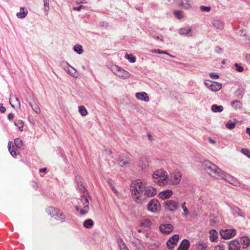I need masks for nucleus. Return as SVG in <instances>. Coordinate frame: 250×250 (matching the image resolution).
<instances>
[{
    "mask_svg": "<svg viewBox=\"0 0 250 250\" xmlns=\"http://www.w3.org/2000/svg\"><path fill=\"white\" fill-rule=\"evenodd\" d=\"M59 209L58 208H56L52 207H50L47 209L48 213L52 217L55 218L56 216H57V214L59 211Z\"/></svg>",
    "mask_w": 250,
    "mask_h": 250,
    "instance_id": "b1692460",
    "label": "nucleus"
},
{
    "mask_svg": "<svg viewBox=\"0 0 250 250\" xmlns=\"http://www.w3.org/2000/svg\"><path fill=\"white\" fill-rule=\"evenodd\" d=\"M74 50L79 54H81L83 53V47L81 45L77 44L74 46Z\"/></svg>",
    "mask_w": 250,
    "mask_h": 250,
    "instance_id": "58836bf2",
    "label": "nucleus"
},
{
    "mask_svg": "<svg viewBox=\"0 0 250 250\" xmlns=\"http://www.w3.org/2000/svg\"><path fill=\"white\" fill-rule=\"evenodd\" d=\"M209 75L210 77L212 79H216L219 78V77L218 74L214 73L212 72L210 73Z\"/></svg>",
    "mask_w": 250,
    "mask_h": 250,
    "instance_id": "603ef678",
    "label": "nucleus"
},
{
    "mask_svg": "<svg viewBox=\"0 0 250 250\" xmlns=\"http://www.w3.org/2000/svg\"><path fill=\"white\" fill-rule=\"evenodd\" d=\"M83 225L85 228L90 229L94 225V222L92 219H88L83 222Z\"/></svg>",
    "mask_w": 250,
    "mask_h": 250,
    "instance_id": "72a5a7b5",
    "label": "nucleus"
},
{
    "mask_svg": "<svg viewBox=\"0 0 250 250\" xmlns=\"http://www.w3.org/2000/svg\"><path fill=\"white\" fill-rule=\"evenodd\" d=\"M179 235L174 234L168 240L167 243V245L169 249L172 250L177 244V243L179 240Z\"/></svg>",
    "mask_w": 250,
    "mask_h": 250,
    "instance_id": "ddd939ff",
    "label": "nucleus"
},
{
    "mask_svg": "<svg viewBox=\"0 0 250 250\" xmlns=\"http://www.w3.org/2000/svg\"><path fill=\"white\" fill-rule=\"evenodd\" d=\"M234 66L236 68V71L239 72H242L244 71V68L237 63L234 64Z\"/></svg>",
    "mask_w": 250,
    "mask_h": 250,
    "instance_id": "de8ad7c7",
    "label": "nucleus"
},
{
    "mask_svg": "<svg viewBox=\"0 0 250 250\" xmlns=\"http://www.w3.org/2000/svg\"><path fill=\"white\" fill-rule=\"evenodd\" d=\"M160 229L163 233L168 234L173 230V227L170 224H163L160 225Z\"/></svg>",
    "mask_w": 250,
    "mask_h": 250,
    "instance_id": "dca6fc26",
    "label": "nucleus"
},
{
    "mask_svg": "<svg viewBox=\"0 0 250 250\" xmlns=\"http://www.w3.org/2000/svg\"><path fill=\"white\" fill-rule=\"evenodd\" d=\"M32 109L37 114H40L41 113V109L37 104L34 106Z\"/></svg>",
    "mask_w": 250,
    "mask_h": 250,
    "instance_id": "09e8293b",
    "label": "nucleus"
},
{
    "mask_svg": "<svg viewBox=\"0 0 250 250\" xmlns=\"http://www.w3.org/2000/svg\"><path fill=\"white\" fill-rule=\"evenodd\" d=\"M186 203L185 202H184L182 204V208L184 210V216H187L188 214L189 213V211L188 210V209L186 207Z\"/></svg>",
    "mask_w": 250,
    "mask_h": 250,
    "instance_id": "a18cd8bd",
    "label": "nucleus"
},
{
    "mask_svg": "<svg viewBox=\"0 0 250 250\" xmlns=\"http://www.w3.org/2000/svg\"><path fill=\"white\" fill-rule=\"evenodd\" d=\"M78 186H80L81 187L80 188V189L82 190V189H84V186L83 185V183H82L81 182H80V183H78Z\"/></svg>",
    "mask_w": 250,
    "mask_h": 250,
    "instance_id": "69168bd1",
    "label": "nucleus"
},
{
    "mask_svg": "<svg viewBox=\"0 0 250 250\" xmlns=\"http://www.w3.org/2000/svg\"><path fill=\"white\" fill-rule=\"evenodd\" d=\"M131 243L134 250H146L145 247L139 239L134 238Z\"/></svg>",
    "mask_w": 250,
    "mask_h": 250,
    "instance_id": "4468645a",
    "label": "nucleus"
},
{
    "mask_svg": "<svg viewBox=\"0 0 250 250\" xmlns=\"http://www.w3.org/2000/svg\"><path fill=\"white\" fill-rule=\"evenodd\" d=\"M0 111L1 113H4L6 111V108L3 106L2 104H0Z\"/></svg>",
    "mask_w": 250,
    "mask_h": 250,
    "instance_id": "4d7b16f0",
    "label": "nucleus"
},
{
    "mask_svg": "<svg viewBox=\"0 0 250 250\" xmlns=\"http://www.w3.org/2000/svg\"><path fill=\"white\" fill-rule=\"evenodd\" d=\"M246 133L249 135L250 136V128L247 127L246 128Z\"/></svg>",
    "mask_w": 250,
    "mask_h": 250,
    "instance_id": "774afa93",
    "label": "nucleus"
},
{
    "mask_svg": "<svg viewBox=\"0 0 250 250\" xmlns=\"http://www.w3.org/2000/svg\"><path fill=\"white\" fill-rule=\"evenodd\" d=\"M231 106L235 109H241L242 107V103L239 101H233L231 103Z\"/></svg>",
    "mask_w": 250,
    "mask_h": 250,
    "instance_id": "cd10ccee",
    "label": "nucleus"
},
{
    "mask_svg": "<svg viewBox=\"0 0 250 250\" xmlns=\"http://www.w3.org/2000/svg\"><path fill=\"white\" fill-rule=\"evenodd\" d=\"M204 83L208 88L212 91H218L220 90L222 87L221 84L217 82L206 81Z\"/></svg>",
    "mask_w": 250,
    "mask_h": 250,
    "instance_id": "1a4fd4ad",
    "label": "nucleus"
},
{
    "mask_svg": "<svg viewBox=\"0 0 250 250\" xmlns=\"http://www.w3.org/2000/svg\"><path fill=\"white\" fill-rule=\"evenodd\" d=\"M210 234V240L212 242H214L217 240L218 237L217 232L214 229H211L209 231Z\"/></svg>",
    "mask_w": 250,
    "mask_h": 250,
    "instance_id": "2f4dec72",
    "label": "nucleus"
},
{
    "mask_svg": "<svg viewBox=\"0 0 250 250\" xmlns=\"http://www.w3.org/2000/svg\"><path fill=\"white\" fill-rule=\"evenodd\" d=\"M236 125V122H232L231 121H229L226 124V127L229 129H233Z\"/></svg>",
    "mask_w": 250,
    "mask_h": 250,
    "instance_id": "e433bc0d",
    "label": "nucleus"
},
{
    "mask_svg": "<svg viewBox=\"0 0 250 250\" xmlns=\"http://www.w3.org/2000/svg\"><path fill=\"white\" fill-rule=\"evenodd\" d=\"M178 3L180 6L188 9L191 7V3L189 0H178Z\"/></svg>",
    "mask_w": 250,
    "mask_h": 250,
    "instance_id": "412c9836",
    "label": "nucleus"
},
{
    "mask_svg": "<svg viewBox=\"0 0 250 250\" xmlns=\"http://www.w3.org/2000/svg\"><path fill=\"white\" fill-rule=\"evenodd\" d=\"M242 244L243 249L247 248L250 245V239L248 237H243L241 238Z\"/></svg>",
    "mask_w": 250,
    "mask_h": 250,
    "instance_id": "c756f323",
    "label": "nucleus"
},
{
    "mask_svg": "<svg viewBox=\"0 0 250 250\" xmlns=\"http://www.w3.org/2000/svg\"><path fill=\"white\" fill-rule=\"evenodd\" d=\"M110 187H111V189L112 190V191L115 193V194L116 195H118V191L117 190V189L115 188L113 186V185L112 184V183H111L110 181H108V182Z\"/></svg>",
    "mask_w": 250,
    "mask_h": 250,
    "instance_id": "3c124183",
    "label": "nucleus"
},
{
    "mask_svg": "<svg viewBox=\"0 0 250 250\" xmlns=\"http://www.w3.org/2000/svg\"><path fill=\"white\" fill-rule=\"evenodd\" d=\"M28 11L26 8L24 7H21L20 8V11L17 14V16L18 18L23 19L27 15Z\"/></svg>",
    "mask_w": 250,
    "mask_h": 250,
    "instance_id": "a878e982",
    "label": "nucleus"
},
{
    "mask_svg": "<svg viewBox=\"0 0 250 250\" xmlns=\"http://www.w3.org/2000/svg\"><path fill=\"white\" fill-rule=\"evenodd\" d=\"M14 118V114L13 113H9L8 115V119L11 120Z\"/></svg>",
    "mask_w": 250,
    "mask_h": 250,
    "instance_id": "0e129e2a",
    "label": "nucleus"
},
{
    "mask_svg": "<svg viewBox=\"0 0 250 250\" xmlns=\"http://www.w3.org/2000/svg\"><path fill=\"white\" fill-rule=\"evenodd\" d=\"M232 213L236 216L242 217H245V214L237 207H235L233 208Z\"/></svg>",
    "mask_w": 250,
    "mask_h": 250,
    "instance_id": "5701e85b",
    "label": "nucleus"
},
{
    "mask_svg": "<svg viewBox=\"0 0 250 250\" xmlns=\"http://www.w3.org/2000/svg\"><path fill=\"white\" fill-rule=\"evenodd\" d=\"M151 52L154 53L161 54V53H162V50L160 49H154L152 50Z\"/></svg>",
    "mask_w": 250,
    "mask_h": 250,
    "instance_id": "680f3d73",
    "label": "nucleus"
},
{
    "mask_svg": "<svg viewBox=\"0 0 250 250\" xmlns=\"http://www.w3.org/2000/svg\"><path fill=\"white\" fill-rule=\"evenodd\" d=\"M49 0H43L44 11L46 12V15L48 14V11L49 10Z\"/></svg>",
    "mask_w": 250,
    "mask_h": 250,
    "instance_id": "37998d69",
    "label": "nucleus"
},
{
    "mask_svg": "<svg viewBox=\"0 0 250 250\" xmlns=\"http://www.w3.org/2000/svg\"><path fill=\"white\" fill-rule=\"evenodd\" d=\"M182 173L179 170H175L168 177V183L172 185H177L181 181Z\"/></svg>",
    "mask_w": 250,
    "mask_h": 250,
    "instance_id": "423d86ee",
    "label": "nucleus"
},
{
    "mask_svg": "<svg viewBox=\"0 0 250 250\" xmlns=\"http://www.w3.org/2000/svg\"><path fill=\"white\" fill-rule=\"evenodd\" d=\"M9 103L14 108H20L21 107L20 100L15 95L10 96Z\"/></svg>",
    "mask_w": 250,
    "mask_h": 250,
    "instance_id": "2eb2a0df",
    "label": "nucleus"
},
{
    "mask_svg": "<svg viewBox=\"0 0 250 250\" xmlns=\"http://www.w3.org/2000/svg\"><path fill=\"white\" fill-rule=\"evenodd\" d=\"M178 33L182 36H185L188 37L193 36L192 29L191 27L188 26L179 29Z\"/></svg>",
    "mask_w": 250,
    "mask_h": 250,
    "instance_id": "9b49d317",
    "label": "nucleus"
},
{
    "mask_svg": "<svg viewBox=\"0 0 250 250\" xmlns=\"http://www.w3.org/2000/svg\"><path fill=\"white\" fill-rule=\"evenodd\" d=\"M209 142L211 144H214L216 143V142L215 140H213L211 138H209L208 139Z\"/></svg>",
    "mask_w": 250,
    "mask_h": 250,
    "instance_id": "338daca9",
    "label": "nucleus"
},
{
    "mask_svg": "<svg viewBox=\"0 0 250 250\" xmlns=\"http://www.w3.org/2000/svg\"><path fill=\"white\" fill-rule=\"evenodd\" d=\"M130 190L134 201L138 203H141L146 199L155 196L157 193L155 188L147 186L146 182L140 180L132 182Z\"/></svg>",
    "mask_w": 250,
    "mask_h": 250,
    "instance_id": "f257e3e1",
    "label": "nucleus"
},
{
    "mask_svg": "<svg viewBox=\"0 0 250 250\" xmlns=\"http://www.w3.org/2000/svg\"><path fill=\"white\" fill-rule=\"evenodd\" d=\"M175 17L178 20H181L184 18V13L179 10L175 11L174 13Z\"/></svg>",
    "mask_w": 250,
    "mask_h": 250,
    "instance_id": "c9c22d12",
    "label": "nucleus"
},
{
    "mask_svg": "<svg viewBox=\"0 0 250 250\" xmlns=\"http://www.w3.org/2000/svg\"><path fill=\"white\" fill-rule=\"evenodd\" d=\"M189 242L187 239L182 241L177 250H188L189 247Z\"/></svg>",
    "mask_w": 250,
    "mask_h": 250,
    "instance_id": "4be33fe9",
    "label": "nucleus"
},
{
    "mask_svg": "<svg viewBox=\"0 0 250 250\" xmlns=\"http://www.w3.org/2000/svg\"><path fill=\"white\" fill-rule=\"evenodd\" d=\"M215 51L216 52L219 53L221 51V49L219 46H216V47L215 48Z\"/></svg>",
    "mask_w": 250,
    "mask_h": 250,
    "instance_id": "e2e57ef3",
    "label": "nucleus"
},
{
    "mask_svg": "<svg viewBox=\"0 0 250 250\" xmlns=\"http://www.w3.org/2000/svg\"><path fill=\"white\" fill-rule=\"evenodd\" d=\"M75 208L77 211H79L81 215L87 214L89 209V201L87 198L84 196H82L80 198L78 206H76Z\"/></svg>",
    "mask_w": 250,
    "mask_h": 250,
    "instance_id": "20e7f679",
    "label": "nucleus"
},
{
    "mask_svg": "<svg viewBox=\"0 0 250 250\" xmlns=\"http://www.w3.org/2000/svg\"><path fill=\"white\" fill-rule=\"evenodd\" d=\"M141 226L143 227H149L151 226V222L148 219H143L141 222Z\"/></svg>",
    "mask_w": 250,
    "mask_h": 250,
    "instance_id": "f704fd0d",
    "label": "nucleus"
},
{
    "mask_svg": "<svg viewBox=\"0 0 250 250\" xmlns=\"http://www.w3.org/2000/svg\"><path fill=\"white\" fill-rule=\"evenodd\" d=\"M220 179H222L233 185H235L236 183L235 179H234L230 175L226 173L224 171H223V174H222Z\"/></svg>",
    "mask_w": 250,
    "mask_h": 250,
    "instance_id": "f3484780",
    "label": "nucleus"
},
{
    "mask_svg": "<svg viewBox=\"0 0 250 250\" xmlns=\"http://www.w3.org/2000/svg\"><path fill=\"white\" fill-rule=\"evenodd\" d=\"M14 144L17 147L21 148L23 146L22 140L20 138H16L14 140Z\"/></svg>",
    "mask_w": 250,
    "mask_h": 250,
    "instance_id": "79ce46f5",
    "label": "nucleus"
},
{
    "mask_svg": "<svg viewBox=\"0 0 250 250\" xmlns=\"http://www.w3.org/2000/svg\"><path fill=\"white\" fill-rule=\"evenodd\" d=\"M203 166L208 174L215 179H220L222 174H223L224 171L209 161L206 160L204 161Z\"/></svg>",
    "mask_w": 250,
    "mask_h": 250,
    "instance_id": "f03ea898",
    "label": "nucleus"
},
{
    "mask_svg": "<svg viewBox=\"0 0 250 250\" xmlns=\"http://www.w3.org/2000/svg\"><path fill=\"white\" fill-rule=\"evenodd\" d=\"M129 163V160L124 156L120 157L118 160V164L121 167L125 166Z\"/></svg>",
    "mask_w": 250,
    "mask_h": 250,
    "instance_id": "c85d7f7f",
    "label": "nucleus"
},
{
    "mask_svg": "<svg viewBox=\"0 0 250 250\" xmlns=\"http://www.w3.org/2000/svg\"><path fill=\"white\" fill-rule=\"evenodd\" d=\"M125 58L128 60L130 62L133 63L136 62V59L135 57L133 56L131 54H126Z\"/></svg>",
    "mask_w": 250,
    "mask_h": 250,
    "instance_id": "ea45409f",
    "label": "nucleus"
},
{
    "mask_svg": "<svg viewBox=\"0 0 250 250\" xmlns=\"http://www.w3.org/2000/svg\"><path fill=\"white\" fill-rule=\"evenodd\" d=\"M120 250H129L125 243L119 247Z\"/></svg>",
    "mask_w": 250,
    "mask_h": 250,
    "instance_id": "5fc2aeb1",
    "label": "nucleus"
},
{
    "mask_svg": "<svg viewBox=\"0 0 250 250\" xmlns=\"http://www.w3.org/2000/svg\"><path fill=\"white\" fill-rule=\"evenodd\" d=\"M72 68V70H70L69 69L67 70V72L69 73L71 76L75 77L76 74V70L74 69L73 67H71Z\"/></svg>",
    "mask_w": 250,
    "mask_h": 250,
    "instance_id": "864d4df0",
    "label": "nucleus"
},
{
    "mask_svg": "<svg viewBox=\"0 0 250 250\" xmlns=\"http://www.w3.org/2000/svg\"><path fill=\"white\" fill-rule=\"evenodd\" d=\"M111 70L119 78L125 80L130 77V73L116 65H112Z\"/></svg>",
    "mask_w": 250,
    "mask_h": 250,
    "instance_id": "39448f33",
    "label": "nucleus"
},
{
    "mask_svg": "<svg viewBox=\"0 0 250 250\" xmlns=\"http://www.w3.org/2000/svg\"><path fill=\"white\" fill-rule=\"evenodd\" d=\"M200 9L202 11H205V12H209L211 10V7L208 6H206L204 5H201L200 6Z\"/></svg>",
    "mask_w": 250,
    "mask_h": 250,
    "instance_id": "c03bdc74",
    "label": "nucleus"
},
{
    "mask_svg": "<svg viewBox=\"0 0 250 250\" xmlns=\"http://www.w3.org/2000/svg\"><path fill=\"white\" fill-rule=\"evenodd\" d=\"M153 179L154 182L157 183L159 186L168 183L167 173L162 169L155 171L153 174Z\"/></svg>",
    "mask_w": 250,
    "mask_h": 250,
    "instance_id": "7ed1b4c3",
    "label": "nucleus"
},
{
    "mask_svg": "<svg viewBox=\"0 0 250 250\" xmlns=\"http://www.w3.org/2000/svg\"><path fill=\"white\" fill-rule=\"evenodd\" d=\"M223 106L222 105H218L217 104H213L211 106V110L214 112H221L223 110Z\"/></svg>",
    "mask_w": 250,
    "mask_h": 250,
    "instance_id": "473e14b6",
    "label": "nucleus"
},
{
    "mask_svg": "<svg viewBox=\"0 0 250 250\" xmlns=\"http://www.w3.org/2000/svg\"><path fill=\"white\" fill-rule=\"evenodd\" d=\"M125 242H124L123 240L121 238L118 240V245L119 247L121 246L122 245L124 244Z\"/></svg>",
    "mask_w": 250,
    "mask_h": 250,
    "instance_id": "bf43d9fd",
    "label": "nucleus"
},
{
    "mask_svg": "<svg viewBox=\"0 0 250 250\" xmlns=\"http://www.w3.org/2000/svg\"><path fill=\"white\" fill-rule=\"evenodd\" d=\"M212 24L213 26L216 29L222 30L224 28L223 23L219 20H214L212 21Z\"/></svg>",
    "mask_w": 250,
    "mask_h": 250,
    "instance_id": "393cba45",
    "label": "nucleus"
},
{
    "mask_svg": "<svg viewBox=\"0 0 250 250\" xmlns=\"http://www.w3.org/2000/svg\"><path fill=\"white\" fill-rule=\"evenodd\" d=\"M236 234L235 229H226L220 231V235L224 239H229L233 237Z\"/></svg>",
    "mask_w": 250,
    "mask_h": 250,
    "instance_id": "0eeeda50",
    "label": "nucleus"
},
{
    "mask_svg": "<svg viewBox=\"0 0 250 250\" xmlns=\"http://www.w3.org/2000/svg\"><path fill=\"white\" fill-rule=\"evenodd\" d=\"M160 204L157 200H151L147 205L148 210L152 212H157L160 209Z\"/></svg>",
    "mask_w": 250,
    "mask_h": 250,
    "instance_id": "6e6552de",
    "label": "nucleus"
},
{
    "mask_svg": "<svg viewBox=\"0 0 250 250\" xmlns=\"http://www.w3.org/2000/svg\"><path fill=\"white\" fill-rule=\"evenodd\" d=\"M12 142H8V150L10 153V154H11V155L13 156V157H15L17 155V153H16V150L14 149V146L12 145V146H11V145H12Z\"/></svg>",
    "mask_w": 250,
    "mask_h": 250,
    "instance_id": "7c9ffc66",
    "label": "nucleus"
},
{
    "mask_svg": "<svg viewBox=\"0 0 250 250\" xmlns=\"http://www.w3.org/2000/svg\"><path fill=\"white\" fill-rule=\"evenodd\" d=\"M241 152L247 155L249 158H250V152L248 149L243 148L241 149Z\"/></svg>",
    "mask_w": 250,
    "mask_h": 250,
    "instance_id": "8fccbe9b",
    "label": "nucleus"
},
{
    "mask_svg": "<svg viewBox=\"0 0 250 250\" xmlns=\"http://www.w3.org/2000/svg\"><path fill=\"white\" fill-rule=\"evenodd\" d=\"M84 6H83V5H80V6H78V7H74V8H73V9H74V10L80 11V10H81V9L82 8H84Z\"/></svg>",
    "mask_w": 250,
    "mask_h": 250,
    "instance_id": "052dcab7",
    "label": "nucleus"
},
{
    "mask_svg": "<svg viewBox=\"0 0 250 250\" xmlns=\"http://www.w3.org/2000/svg\"><path fill=\"white\" fill-rule=\"evenodd\" d=\"M136 97L137 99L147 102L149 100V98L146 93L145 92H137L136 93Z\"/></svg>",
    "mask_w": 250,
    "mask_h": 250,
    "instance_id": "a211bd4d",
    "label": "nucleus"
},
{
    "mask_svg": "<svg viewBox=\"0 0 250 250\" xmlns=\"http://www.w3.org/2000/svg\"><path fill=\"white\" fill-rule=\"evenodd\" d=\"M173 194V192L170 189H167L165 191L161 192L159 194V197L162 199H166L171 196Z\"/></svg>",
    "mask_w": 250,
    "mask_h": 250,
    "instance_id": "aec40b11",
    "label": "nucleus"
},
{
    "mask_svg": "<svg viewBox=\"0 0 250 250\" xmlns=\"http://www.w3.org/2000/svg\"><path fill=\"white\" fill-rule=\"evenodd\" d=\"M55 218L61 223L64 222L66 220L65 214L60 210L57 214V216H56Z\"/></svg>",
    "mask_w": 250,
    "mask_h": 250,
    "instance_id": "bb28decb",
    "label": "nucleus"
},
{
    "mask_svg": "<svg viewBox=\"0 0 250 250\" xmlns=\"http://www.w3.org/2000/svg\"><path fill=\"white\" fill-rule=\"evenodd\" d=\"M198 247H202V249H205L207 248L206 244L204 243H199L198 245Z\"/></svg>",
    "mask_w": 250,
    "mask_h": 250,
    "instance_id": "13d9d810",
    "label": "nucleus"
},
{
    "mask_svg": "<svg viewBox=\"0 0 250 250\" xmlns=\"http://www.w3.org/2000/svg\"><path fill=\"white\" fill-rule=\"evenodd\" d=\"M16 126H18L21 131H22L23 127V122L22 120H19L14 123Z\"/></svg>",
    "mask_w": 250,
    "mask_h": 250,
    "instance_id": "a19ab883",
    "label": "nucleus"
},
{
    "mask_svg": "<svg viewBox=\"0 0 250 250\" xmlns=\"http://www.w3.org/2000/svg\"><path fill=\"white\" fill-rule=\"evenodd\" d=\"M149 165L148 161L146 157H142L138 162L139 170L142 171L146 170Z\"/></svg>",
    "mask_w": 250,
    "mask_h": 250,
    "instance_id": "f8f14e48",
    "label": "nucleus"
},
{
    "mask_svg": "<svg viewBox=\"0 0 250 250\" xmlns=\"http://www.w3.org/2000/svg\"><path fill=\"white\" fill-rule=\"evenodd\" d=\"M244 92V90L242 88H238L235 91V95L237 97L241 96Z\"/></svg>",
    "mask_w": 250,
    "mask_h": 250,
    "instance_id": "49530a36",
    "label": "nucleus"
},
{
    "mask_svg": "<svg viewBox=\"0 0 250 250\" xmlns=\"http://www.w3.org/2000/svg\"><path fill=\"white\" fill-rule=\"evenodd\" d=\"M240 247V244L237 240H232L229 243V250H239Z\"/></svg>",
    "mask_w": 250,
    "mask_h": 250,
    "instance_id": "6ab92c4d",
    "label": "nucleus"
},
{
    "mask_svg": "<svg viewBox=\"0 0 250 250\" xmlns=\"http://www.w3.org/2000/svg\"><path fill=\"white\" fill-rule=\"evenodd\" d=\"M79 112L83 116H86L87 114L86 109L83 105H81L79 107Z\"/></svg>",
    "mask_w": 250,
    "mask_h": 250,
    "instance_id": "4c0bfd02",
    "label": "nucleus"
},
{
    "mask_svg": "<svg viewBox=\"0 0 250 250\" xmlns=\"http://www.w3.org/2000/svg\"><path fill=\"white\" fill-rule=\"evenodd\" d=\"M214 250H224V246L223 245L217 246L215 247Z\"/></svg>",
    "mask_w": 250,
    "mask_h": 250,
    "instance_id": "6e6d98bb",
    "label": "nucleus"
},
{
    "mask_svg": "<svg viewBox=\"0 0 250 250\" xmlns=\"http://www.w3.org/2000/svg\"><path fill=\"white\" fill-rule=\"evenodd\" d=\"M178 203L172 200H168L165 202V207L166 209L170 211H174L177 210Z\"/></svg>",
    "mask_w": 250,
    "mask_h": 250,
    "instance_id": "9d476101",
    "label": "nucleus"
}]
</instances>
